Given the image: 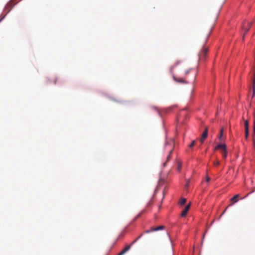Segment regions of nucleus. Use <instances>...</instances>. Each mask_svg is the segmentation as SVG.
<instances>
[{
    "label": "nucleus",
    "mask_w": 255,
    "mask_h": 255,
    "mask_svg": "<svg viewBox=\"0 0 255 255\" xmlns=\"http://www.w3.org/2000/svg\"><path fill=\"white\" fill-rule=\"evenodd\" d=\"M15 3H14L12 0L8 2L5 7V10L6 11V13H8L11 10V9L13 7Z\"/></svg>",
    "instance_id": "7ed1b4c3"
},
{
    "label": "nucleus",
    "mask_w": 255,
    "mask_h": 255,
    "mask_svg": "<svg viewBox=\"0 0 255 255\" xmlns=\"http://www.w3.org/2000/svg\"><path fill=\"white\" fill-rule=\"evenodd\" d=\"M54 84H56V79L55 78L54 80Z\"/></svg>",
    "instance_id": "b1692460"
},
{
    "label": "nucleus",
    "mask_w": 255,
    "mask_h": 255,
    "mask_svg": "<svg viewBox=\"0 0 255 255\" xmlns=\"http://www.w3.org/2000/svg\"><path fill=\"white\" fill-rule=\"evenodd\" d=\"M190 205L189 204V205H187L184 208V209L183 210V211L182 212L181 214V216L182 217H185L187 214V213L190 209Z\"/></svg>",
    "instance_id": "0eeeda50"
},
{
    "label": "nucleus",
    "mask_w": 255,
    "mask_h": 255,
    "mask_svg": "<svg viewBox=\"0 0 255 255\" xmlns=\"http://www.w3.org/2000/svg\"><path fill=\"white\" fill-rule=\"evenodd\" d=\"M239 198V195L237 194L234 196L231 199V201H232L234 203H236L238 201V199Z\"/></svg>",
    "instance_id": "9b49d317"
},
{
    "label": "nucleus",
    "mask_w": 255,
    "mask_h": 255,
    "mask_svg": "<svg viewBox=\"0 0 255 255\" xmlns=\"http://www.w3.org/2000/svg\"><path fill=\"white\" fill-rule=\"evenodd\" d=\"M249 135V130H245V138L248 139Z\"/></svg>",
    "instance_id": "dca6fc26"
},
{
    "label": "nucleus",
    "mask_w": 255,
    "mask_h": 255,
    "mask_svg": "<svg viewBox=\"0 0 255 255\" xmlns=\"http://www.w3.org/2000/svg\"><path fill=\"white\" fill-rule=\"evenodd\" d=\"M208 49L207 47H203L199 54V58H204L208 52Z\"/></svg>",
    "instance_id": "39448f33"
},
{
    "label": "nucleus",
    "mask_w": 255,
    "mask_h": 255,
    "mask_svg": "<svg viewBox=\"0 0 255 255\" xmlns=\"http://www.w3.org/2000/svg\"><path fill=\"white\" fill-rule=\"evenodd\" d=\"M188 73H189V71H186L185 75H187L188 74Z\"/></svg>",
    "instance_id": "393cba45"
},
{
    "label": "nucleus",
    "mask_w": 255,
    "mask_h": 255,
    "mask_svg": "<svg viewBox=\"0 0 255 255\" xmlns=\"http://www.w3.org/2000/svg\"><path fill=\"white\" fill-rule=\"evenodd\" d=\"M143 235V234H140L136 239H135L132 243L130 245H131V246L133 245L134 244H135L137 241V240H138Z\"/></svg>",
    "instance_id": "ddd939ff"
},
{
    "label": "nucleus",
    "mask_w": 255,
    "mask_h": 255,
    "mask_svg": "<svg viewBox=\"0 0 255 255\" xmlns=\"http://www.w3.org/2000/svg\"><path fill=\"white\" fill-rule=\"evenodd\" d=\"M219 164H220V162H219V161H215V162H214V165H215V166H218V165H219Z\"/></svg>",
    "instance_id": "6ab92c4d"
},
{
    "label": "nucleus",
    "mask_w": 255,
    "mask_h": 255,
    "mask_svg": "<svg viewBox=\"0 0 255 255\" xmlns=\"http://www.w3.org/2000/svg\"><path fill=\"white\" fill-rule=\"evenodd\" d=\"M195 143V140H193L191 142V143L189 145V147L190 148L193 147Z\"/></svg>",
    "instance_id": "f3484780"
},
{
    "label": "nucleus",
    "mask_w": 255,
    "mask_h": 255,
    "mask_svg": "<svg viewBox=\"0 0 255 255\" xmlns=\"http://www.w3.org/2000/svg\"><path fill=\"white\" fill-rule=\"evenodd\" d=\"M173 78L174 81H175L176 82H177L178 83H186V82L185 81V80L183 78H177V77H176L174 76H173Z\"/></svg>",
    "instance_id": "9d476101"
},
{
    "label": "nucleus",
    "mask_w": 255,
    "mask_h": 255,
    "mask_svg": "<svg viewBox=\"0 0 255 255\" xmlns=\"http://www.w3.org/2000/svg\"><path fill=\"white\" fill-rule=\"evenodd\" d=\"M209 34H208V35L207 37L206 38V41L207 40V38H208V37H209Z\"/></svg>",
    "instance_id": "a878e982"
},
{
    "label": "nucleus",
    "mask_w": 255,
    "mask_h": 255,
    "mask_svg": "<svg viewBox=\"0 0 255 255\" xmlns=\"http://www.w3.org/2000/svg\"><path fill=\"white\" fill-rule=\"evenodd\" d=\"M223 132H224V129H223V128H222L220 130V136H219V138L221 140H223L222 138H223Z\"/></svg>",
    "instance_id": "4468645a"
},
{
    "label": "nucleus",
    "mask_w": 255,
    "mask_h": 255,
    "mask_svg": "<svg viewBox=\"0 0 255 255\" xmlns=\"http://www.w3.org/2000/svg\"><path fill=\"white\" fill-rule=\"evenodd\" d=\"M210 179L211 178L207 176L206 178V182H209L210 180Z\"/></svg>",
    "instance_id": "4be33fe9"
},
{
    "label": "nucleus",
    "mask_w": 255,
    "mask_h": 255,
    "mask_svg": "<svg viewBox=\"0 0 255 255\" xmlns=\"http://www.w3.org/2000/svg\"><path fill=\"white\" fill-rule=\"evenodd\" d=\"M164 228H165V226H160L159 227H155V228L152 227L150 229V230L145 231V233H150V232H153V231H157L159 230H163V229H164Z\"/></svg>",
    "instance_id": "20e7f679"
},
{
    "label": "nucleus",
    "mask_w": 255,
    "mask_h": 255,
    "mask_svg": "<svg viewBox=\"0 0 255 255\" xmlns=\"http://www.w3.org/2000/svg\"><path fill=\"white\" fill-rule=\"evenodd\" d=\"M186 199L185 198H182L179 201V204L180 205H183L186 203Z\"/></svg>",
    "instance_id": "2eb2a0df"
},
{
    "label": "nucleus",
    "mask_w": 255,
    "mask_h": 255,
    "mask_svg": "<svg viewBox=\"0 0 255 255\" xmlns=\"http://www.w3.org/2000/svg\"><path fill=\"white\" fill-rule=\"evenodd\" d=\"M228 207H227L225 210L224 211V212L222 213V214L221 215L220 217H219V219L221 218V217L225 214V213L226 212V210H227V209Z\"/></svg>",
    "instance_id": "aec40b11"
},
{
    "label": "nucleus",
    "mask_w": 255,
    "mask_h": 255,
    "mask_svg": "<svg viewBox=\"0 0 255 255\" xmlns=\"http://www.w3.org/2000/svg\"><path fill=\"white\" fill-rule=\"evenodd\" d=\"M131 248V245H127L125 247V248L121 252V253L118 255H123L126 252L129 250Z\"/></svg>",
    "instance_id": "1a4fd4ad"
},
{
    "label": "nucleus",
    "mask_w": 255,
    "mask_h": 255,
    "mask_svg": "<svg viewBox=\"0 0 255 255\" xmlns=\"http://www.w3.org/2000/svg\"><path fill=\"white\" fill-rule=\"evenodd\" d=\"M208 135V128H206L205 131L202 134V136L200 138V142L203 143L205 139L207 138Z\"/></svg>",
    "instance_id": "423d86ee"
},
{
    "label": "nucleus",
    "mask_w": 255,
    "mask_h": 255,
    "mask_svg": "<svg viewBox=\"0 0 255 255\" xmlns=\"http://www.w3.org/2000/svg\"><path fill=\"white\" fill-rule=\"evenodd\" d=\"M244 126H245V130H249V121L248 120H246L245 121Z\"/></svg>",
    "instance_id": "f8f14e48"
},
{
    "label": "nucleus",
    "mask_w": 255,
    "mask_h": 255,
    "mask_svg": "<svg viewBox=\"0 0 255 255\" xmlns=\"http://www.w3.org/2000/svg\"><path fill=\"white\" fill-rule=\"evenodd\" d=\"M254 132L255 135V120H254Z\"/></svg>",
    "instance_id": "5701e85b"
},
{
    "label": "nucleus",
    "mask_w": 255,
    "mask_h": 255,
    "mask_svg": "<svg viewBox=\"0 0 255 255\" xmlns=\"http://www.w3.org/2000/svg\"><path fill=\"white\" fill-rule=\"evenodd\" d=\"M181 167H182L181 163L179 162L178 163V167H177V170L178 171H180L181 170Z\"/></svg>",
    "instance_id": "a211bd4d"
},
{
    "label": "nucleus",
    "mask_w": 255,
    "mask_h": 255,
    "mask_svg": "<svg viewBox=\"0 0 255 255\" xmlns=\"http://www.w3.org/2000/svg\"><path fill=\"white\" fill-rule=\"evenodd\" d=\"M172 142H171V144L170 145L168 143H167L165 144V148L166 149H168L169 150V154L168 155V156L167 157L166 161L163 164L164 167L166 166V163L170 159L171 155V154H172V153L173 152V147H172Z\"/></svg>",
    "instance_id": "f03ea898"
},
{
    "label": "nucleus",
    "mask_w": 255,
    "mask_h": 255,
    "mask_svg": "<svg viewBox=\"0 0 255 255\" xmlns=\"http://www.w3.org/2000/svg\"><path fill=\"white\" fill-rule=\"evenodd\" d=\"M216 150H221L223 157L226 158L227 156V151L226 146L225 144H219L215 147Z\"/></svg>",
    "instance_id": "f257e3e1"
},
{
    "label": "nucleus",
    "mask_w": 255,
    "mask_h": 255,
    "mask_svg": "<svg viewBox=\"0 0 255 255\" xmlns=\"http://www.w3.org/2000/svg\"><path fill=\"white\" fill-rule=\"evenodd\" d=\"M248 24L249 25V27H246V23H244V24H243V28H244V30H245V33H244V35H243V38L244 37V36H245V34H246V33L249 31V30H250V27L251 26V25H252V23H251V22H248Z\"/></svg>",
    "instance_id": "6e6552de"
},
{
    "label": "nucleus",
    "mask_w": 255,
    "mask_h": 255,
    "mask_svg": "<svg viewBox=\"0 0 255 255\" xmlns=\"http://www.w3.org/2000/svg\"><path fill=\"white\" fill-rule=\"evenodd\" d=\"M189 180H188L187 181L186 184L185 185V187L187 188L188 187V186H189Z\"/></svg>",
    "instance_id": "412c9836"
}]
</instances>
